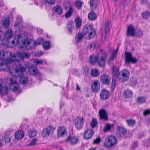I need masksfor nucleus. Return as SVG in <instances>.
Segmentation results:
<instances>
[{
	"instance_id": "nucleus-1",
	"label": "nucleus",
	"mask_w": 150,
	"mask_h": 150,
	"mask_svg": "<svg viewBox=\"0 0 150 150\" xmlns=\"http://www.w3.org/2000/svg\"><path fill=\"white\" fill-rule=\"evenodd\" d=\"M29 53L18 51V54L10 53L9 55L10 62L11 63H14L16 66L15 68L16 75L17 77L20 76L23 74V72L26 69L25 67L21 65L20 63L21 60L24 58H28L30 57Z\"/></svg>"
},
{
	"instance_id": "nucleus-2",
	"label": "nucleus",
	"mask_w": 150,
	"mask_h": 150,
	"mask_svg": "<svg viewBox=\"0 0 150 150\" xmlns=\"http://www.w3.org/2000/svg\"><path fill=\"white\" fill-rule=\"evenodd\" d=\"M107 57V55L105 52H103L100 59L98 58V56H91L89 59V62L92 64H94L97 62L98 65L100 67L105 66V62Z\"/></svg>"
},
{
	"instance_id": "nucleus-3",
	"label": "nucleus",
	"mask_w": 150,
	"mask_h": 150,
	"mask_svg": "<svg viewBox=\"0 0 150 150\" xmlns=\"http://www.w3.org/2000/svg\"><path fill=\"white\" fill-rule=\"evenodd\" d=\"M17 43L20 45H22L26 47L28 45L29 46V48H33L35 47V42L34 41L31 39H28V36L24 39H23L20 35H18L17 38Z\"/></svg>"
},
{
	"instance_id": "nucleus-4",
	"label": "nucleus",
	"mask_w": 150,
	"mask_h": 150,
	"mask_svg": "<svg viewBox=\"0 0 150 150\" xmlns=\"http://www.w3.org/2000/svg\"><path fill=\"white\" fill-rule=\"evenodd\" d=\"M13 33L11 29L8 30L4 34V38L7 40L6 44L8 47H11L14 45L15 38H12Z\"/></svg>"
},
{
	"instance_id": "nucleus-5",
	"label": "nucleus",
	"mask_w": 150,
	"mask_h": 150,
	"mask_svg": "<svg viewBox=\"0 0 150 150\" xmlns=\"http://www.w3.org/2000/svg\"><path fill=\"white\" fill-rule=\"evenodd\" d=\"M82 32L84 35L88 36L89 39L93 38L95 35V32L94 28L92 25L90 24L85 25Z\"/></svg>"
},
{
	"instance_id": "nucleus-6",
	"label": "nucleus",
	"mask_w": 150,
	"mask_h": 150,
	"mask_svg": "<svg viewBox=\"0 0 150 150\" xmlns=\"http://www.w3.org/2000/svg\"><path fill=\"white\" fill-rule=\"evenodd\" d=\"M117 141V139L115 137L112 136H109L105 139L104 145L106 148H111L116 144Z\"/></svg>"
},
{
	"instance_id": "nucleus-7",
	"label": "nucleus",
	"mask_w": 150,
	"mask_h": 150,
	"mask_svg": "<svg viewBox=\"0 0 150 150\" xmlns=\"http://www.w3.org/2000/svg\"><path fill=\"white\" fill-rule=\"evenodd\" d=\"M28 71L30 75L34 76H36L40 81L42 80L43 75L39 71L36 67H29L28 69Z\"/></svg>"
},
{
	"instance_id": "nucleus-8",
	"label": "nucleus",
	"mask_w": 150,
	"mask_h": 150,
	"mask_svg": "<svg viewBox=\"0 0 150 150\" xmlns=\"http://www.w3.org/2000/svg\"><path fill=\"white\" fill-rule=\"evenodd\" d=\"M130 73L129 71L124 69L120 71L118 79L120 82H124L128 81Z\"/></svg>"
},
{
	"instance_id": "nucleus-9",
	"label": "nucleus",
	"mask_w": 150,
	"mask_h": 150,
	"mask_svg": "<svg viewBox=\"0 0 150 150\" xmlns=\"http://www.w3.org/2000/svg\"><path fill=\"white\" fill-rule=\"evenodd\" d=\"M125 62L126 64H129L130 63L135 64L138 62V59L133 57L132 54L130 52L126 51L125 52Z\"/></svg>"
},
{
	"instance_id": "nucleus-10",
	"label": "nucleus",
	"mask_w": 150,
	"mask_h": 150,
	"mask_svg": "<svg viewBox=\"0 0 150 150\" xmlns=\"http://www.w3.org/2000/svg\"><path fill=\"white\" fill-rule=\"evenodd\" d=\"M110 22L108 21L105 23L104 28L102 33V38L104 40H106L108 37L109 34Z\"/></svg>"
},
{
	"instance_id": "nucleus-11",
	"label": "nucleus",
	"mask_w": 150,
	"mask_h": 150,
	"mask_svg": "<svg viewBox=\"0 0 150 150\" xmlns=\"http://www.w3.org/2000/svg\"><path fill=\"white\" fill-rule=\"evenodd\" d=\"M127 132V130L123 127L118 126L116 130L115 134L118 137H123Z\"/></svg>"
},
{
	"instance_id": "nucleus-12",
	"label": "nucleus",
	"mask_w": 150,
	"mask_h": 150,
	"mask_svg": "<svg viewBox=\"0 0 150 150\" xmlns=\"http://www.w3.org/2000/svg\"><path fill=\"white\" fill-rule=\"evenodd\" d=\"M91 88L92 91L95 93L99 92L100 88V83L97 80H94L91 84Z\"/></svg>"
},
{
	"instance_id": "nucleus-13",
	"label": "nucleus",
	"mask_w": 150,
	"mask_h": 150,
	"mask_svg": "<svg viewBox=\"0 0 150 150\" xmlns=\"http://www.w3.org/2000/svg\"><path fill=\"white\" fill-rule=\"evenodd\" d=\"M84 123V120L83 118L81 117L77 118L75 121V127L78 130L81 129L82 128Z\"/></svg>"
},
{
	"instance_id": "nucleus-14",
	"label": "nucleus",
	"mask_w": 150,
	"mask_h": 150,
	"mask_svg": "<svg viewBox=\"0 0 150 150\" xmlns=\"http://www.w3.org/2000/svg\"><path fill=\"white\" fill-rule=\"evenodd\" d=\"M3 81L1 79H0V95L4 96L6 95L8 93V89L7 86H2Z\"/></svg>"
},
{
	"instance_id": "nucleus-15",
	"label": "nucleus",
	"mask_w": 150,
	"mask_h": 150,
	"mask_svg": "<svg viewBox=\"0 0 150 150\" xmlns=\"http://www.w3.org/2000/svg\"><path fill=\"white\" fill-rule=\"evenodd\" d=\"M98 114L100 119L105 121H107L108 120L107 113L106 110L103 109H100L98 111Z\"/></svg>"
},
{
	"instance_id": "nucleus-16",
	"label": "nucleus",
	"mask_w": 150,
	"mask_h": 150,
	"mask_svg": "<svg viewBox=\"0 0 150 150\" xmlns=\"http://www.w3.org/2000/svg\"><path fill=\"white\" fill-rule=\"evenodd\" d=\"M110 93L109 91L103 89L100 92V98L104 100H106L110 96Z\"/></svg>"
},
{
	"instance_id": "nucleus-17",
	"label": "nucleus",
	"mask_w": 150,
	"mask_h": 150,
	"mask_svg": "<svg viewBox=\"0 0 150 150\" xmlns=\"http://www.w3.org/2000/svg\"><path fill=\"white\" fill-rule=\"evenodd\" d=\"M100 81L103 84L108 85L110 82V78L108 75L104 74L100 78Z\"/></svg>"
},
{
	"instance_id": "nucleus-18",
	"label": "nucleus",
	"mask_w": 150,
	"mask_h": 150,
	"mask_svg": "<svg viewBox=\"0 0 150 150\" xmlns=\"http://www.w3.org/2000/svg\"><path fill=\"white\" fill-rule=\"evenodd\" d=\"M10 83L9 84L11 88L12 89L13 91H16L18 88V86L16 81L13 78L10 79Z\"/></svg>"
},
{
	"instance_id": "nucleus-19",
	"label": "nucleus",
	"mask_w": 150,
	"mask_h": 150,
	"mask_svg": "<svg viewBox=\"0 0 150 150\" xmlns=\"http://www.w3.org/2000/svg\"><path fill=\"white\" fill-rule=\"evenodd\" d=\"M54 130V128L51 126H49L47 128H45L42 130V135L44 137H46L49 136L50 132L52 130Z\"/></svg>"
},
{
	"instance_id": "nucleus-20",
	"label": "nucleus",
	"mask_w": 150,
	"mask_h": 150,
	"mask_svg": "<svg viewBox=\"0 0 150 150\" xmlns=\"http://www.w3.org/2000/svg\"><path fill=\"white\" fill-rule=\"evenodd\" d=\"M135 30L133 26L132 25H129L127 28V33L128 36L131 37L134 35Z\"/></svg>"
},
{
	"instance_id": "nucleus-21",
	"label": "nucleus",
	"mask_w": 150,
	"mask_h": 150,
	"mask_svg": "<svg viewBox=\"0 0 150 150\" xmlns=\"http://www.w3.org/2000/svg\"><path fill=\"white\" fill-rule=\"evenodd\" d=\"M93 134V131L92 129H87L84 132V137L86 139H88L91 138Z\"/></svg>"
},
{
	"instance_id": "nucleus-22",
	"label": "nucleus",
	"mask_w": 150,
	"mask_h": 150,
	"mask_svg": "<svg viewBox=\"0 0 150 150\" xmlns=\"http://www.w3.org/2000/svg\"><path fill=\"white\" fill-rule=\"evenodd\" d=\"M79 139L75 137H71L69 136L66 139L67 142H69V143L72 145L76 144L78 142Z\"/></svg>"
},
{
	"instance_id": "nucleus-23",
	"label": "nucleus",
	"mask_w": 150,
	"mask_h": 150,
	"mask_svg": "<svg viewBox=\"0 0 150 150\" xmlns=\"http://www.w3.org/2000/svg\"><path fill=\"white\" fill-rule=\"evenodd\" d=\"M66 132L65 128L64 127H59L57 132V136L59 137H63Z\"/></svg>"
},
{
	"instance_id": "nucleus-24",
	"label": "nucleus",
	"mask_w": 150,
	"mask_h": 150,
	"mask_svg": "<svg viewBox=\"0 0 150 150\" xmlns=\"http://www.w3.org/2000/svg\"><path fill=\"white\" fill-rule=\"evenodd\" d=\"M111 71L113 76L118 78V76L120 74L119 68L117 66L113 65L112 66Z\"/></svg>"
},
{
	"instance_id": "nucleus-25",
	"label": "nucleus",
	"mask_w": 150,
	"mask_h": 150,
	"mask_svg": "<svg viewBox=\"0 0 150 150\" xmlns=\"http://www.w3.org/2000/svg\"><path fill=\"white\" fill-rule=\"evenodd\" d=\"M10 63H11L10 62L9 59L8 60V59H7L6 60H4L2 61L1 63H0V71L6 70L7 65Z\"/></svg>"
},
{
	"instance_id": "nucleus-26",
	"label": "nucleus",
	"mask_w": 150,
	"mask_h": 150,
	"mask_svg": "<svg viewBox=\"0 0 150 150\" xmlns=\"http://www.w3.org/2000/svg\"><path fill=\"white\" fill-rule=\"evenodd\" d=\"M8 55V53L7 51H0V59L3 61L4 60H6L7 59L8 60L9 59V58H6Z\"/></svg>"
},
{
	"instance_id": "nucleus-27",
	"label": "nucleus",
	"mask_w": 150,
	"mask_h": 150,
	"mask_svg": "<svg viewBox=\"0 0 150 150\" xmlns=\"http://www.w3.org/2000/svg\"><path fill=\"white\" fill-rule=\"evenodd\" d=\"M133 94V93L132 91L129 89L124 91L123 93V96L126 98H131Z\"/></svg>"
},
{
	"instance_id": "nucleus-28",
	"label": "nucleus",
	"mask_w": 150,
	"mask_h": 150,
	"mask_svg": "<svg viewBox=\"0 0 150 150\" xmlns=\"http://www.w3.org/2000/svg\"><path fill=\"white\" fill-rule=\"evenodd\" d=\"M24 133L21 130H18L16 132L15 134V137L16 139L17 140L21 139L24 136Z\"/></svg>"
},
{
	"instance_id": "nucleus-29",
	"label": "nucleus",
	"mask_w": 150,
	"mask_h": 150,
	"mask_svg": "<svg viewBox=\"0 0 150 150\" xmlns=\"http://www.w3.org/2000/svg\"><path fill=\"white\" fill-rule=\"evenodd\" d=\"M85 35H84L82 31L81 33H79L75 35V39L77 42H80L84 38Z\"/></svg>"
},
{
	"instance_id": "nucleus-30",
	"label": "nucleus",
	"mask_w": 150,
	"mask_h": 150,
	"mask_svg": "<svg viewBox=\"0 0 150 150\" xmlns=\"http://www.w3.org/2000/svg\"><path fill=\"white\" fill-rule=\"evenodd\" d=\"M53 10L56 13L59 15H61L63 12L62 8L59 6H54L53 7Z\"/></svg>"
},
{
	"instance_id": "nucleus-31",
	"label": "nucleus",
	"mask_w": 150,
	"mask_h": 150,
	"mask_svg": "<svg viewBox=\"0 0 150 150\" xmlns=\"http://www.w3.org/2000/svg\"><path fill=\"white\" fill-rule=\"evenodd\" d=\"M93 11L91 10V11L89 13L88 15V19L91 21H95L97 18V15L96 13Z\"/></svg>"
},
{
	"instance_id": "nucleus-32",
	"label": "nucleus",
	"mask_w": 150,
	"mask_h": 150,
	"mask_svg": "<svg viewBox=\"0 0 150 150\" xmlns=\"http://www.w3.org/2000/svg\"><path fill=\"white\" fill-rule=\"evenodd\" d=\"M74 23L72 21H69L67 23V27L68 30L71 34L74 29Z\"/></svg>"
},
{
	"instance_id": "nucleus-33",
	"label": "nucleus",
	"mask_w": 150,
	"mask_h": 150,
	"mask_svg": "<svg viewBox=\"0 0 150 150\" xmlns=\"http://www.w3.org/2000/svg\"><path fill=\"white\" fill-rule=\"evenodd\" d=\"M91 10L96 9L97 6V4L95 0H90L88 2Z\"/></svg>"
},
{
	"instance_id": "nucleus-34",
	"label": "nucleus",
	"mask_w": 150,
	"mask_h": 150,
	"mask_svg": "<svg viewBox=\"0 0 150 150\" xmlns=\"http://www.w3.org/2000/svg\"><path fill=\"white\" fill-rule=\"evenodd\" d=\"M15 76L16 78H18V77H21L20 79V81L21 83L23 84V85H25L27 84V82L28 81V78L27 77L23 76V75L17 77L16 75V73L15 72Z\"/></svg>"
},
{
	"instance_id": "nucleus-35",
	"label": "nucleus",
	"mask_w": 150,
	"mask_h": 150,
	"mask_svg": "<svg viewBox=\"0 0 150 150\" xmlns=\"http://www.w3.org/2000/svg\"><path fill=\"white\" fill-rule=\"evenodd\" d=\"M113 126V125L110 124L109 123H107L104 127L103 129V132H106L109 131L111 128Z\"/></svg>"
},
{
	"instance_id": "nucleus-36",
	"label": "nucleus",
	"mask_w": 150,
	"mask_h": 150,
	"mask_svg": "<svg viewBox=\"0 0 150 150\" xmlns=\"http://www.w3.org/2000/svg\"><path fill=\"white\" fill-rule=\"evenodd\" d=\"M146 98L144 97L140 96L138 97L136 100V102L138 104H142L145 103Z\"/></svg>"
},
{
	"instance_id": "nucleus-37",
	"label": "nucleus",
	"mask_w": 150,
	"mask_h": 150,
	"mask_svg": "<svg viewBox=\"0 0 150 150\" xmlns=\"http://www.w3.org/2000/svg\"><path fill=\"white\" fill-rule=\"evenodd\" d=\"M74 11V9L71 7H70L68 11L65 14V17L66 18L70 17L72 15Z\"/></svg>"
},
{
	"instance_id": "nucleus-38",
	"label": "nucleus",
	"mask_w": 150,
	"mask_h": 150,
	"mask_svg": "<svg viewBox=\"0 0 150 150\" xmlns=\"http://www.w3.org/2000/svg\"><path fill=\"white\" fill-rule=\"evenodd\" d=\"M76 25V28H79L81 25V19L79 17L77 18L74 20Z\"/></svg>"
},
{
	"instance_id": "nucleus-39",
	"label": "nucleus",
	"mask_w": 150,
	"mask_h": 150,
	"mask_svg": "<svg viewBox=\"0 0 150 150\" xmlns=\"http://www.w3.org/2000/svg\"><path fill=\"white\" fill-rule=\"evenodd\" d=\"M126 122L128 126L129 127L133 126L136 123L135 120L131 119L127 120Z\"/></svg>"
},
{
	"instance_id": "nucleus-40",
	"label": "nucleus",
	"mask_w": 150,
	"mask_h": 150,
	"mask_svg": "<svg viewBox=\"0 0 150 150\" xmlns=\"http://www.w3.org/2000/svg\"><path fill=\"white\" fill-rule=\"evenodd\" d=\"M11 140V138L8 134H5L2 139L3 141L5 142L6 143L10 142Z\"/></svg>"
},
{
	"instance_id": "nucleus-41",
	"label": "nucleus",
	"mask_w": 150,
	"mask_h": 150,
	"mask_svg": "<svg viewBox=\"0 0 150 150\" xmlns=\"http://www.w3.org/2000/svg\"><path fill=\"white\" fill-rule=\"evenodd\" d=\"M37 134V132L35 130H31L28 132L29 136L30 138H32L35 136Z\"/></svg>"
},
{
	"instance_id": "nucleus-42",
	"label": "nucleus",
	"mask_w": 150,
	"mask_h": 150,
	"mask_svg": "<svg viewBox=\"0 0 150 150\" xmlns=\"http://www.w3.org/2000/svg\"><path fill=\"white\" fill-rule=\"evenodd\" d=\"M9 21L10 19L8 18H6L4 20L3 23L4 27L5 28H8L9 25Z\"/></svg>"
},
{
	"instance_id": "nucleus-43",
	"label": "nucleus",
	"mask_w": 150,
	"mask_h": 150,
	"mask_svg": "<svg viewBox=\"0 0 150 150\" xmlns=\"http://www.w3.org/2000/svg\"><path fill=\"white\" fill-rule=\"evenodd\" d=\"M17 17L18 22L14 24V27L16 28H17L19 26V24L23 22L22 18L21 16H17Z\"/></svg>"
},
{
	"instance_id": "nucleus-44",
	"label": "nucleus",
	"mask_w": 150,
	"mask_h": 150,
	"mask_svg": "<svg viewBox=\"0 0 150 150\" xmlns=\"http://www.w3.org/2000/svg\"><path fill=\"white\" fill-rule=\"evenodd\" d=\"M130 83L131 85L132 86H134L137 83V79L133 77H131L130 79Z\"/></svg>"
},
{
	"instance_id": "nucleus-45",
	"label": "nucleus",
	"mask_w": 150,
	"mask_h": 150,
	"mask_svg": "<svg viewBox=\"0 0 150 150\" xmlns=\"http://www.w3.org/2000/svg\"><path fill=\"white\" fill-rule=\"evenodd\" d=\"M150 16V13L147 11H145L143 12L142 13V17L144 19H147Z\"/></svg>"
},
{
	"instance_id": "nucleus-46",
	"label": "nucleus",
	"mask_w": 150,
	"mask_h": 150,
	"mask_svg": "<svg viewBox=\"0 0 150 150\" xmlns=\"http://www.w3.org/2000/svg\"><path fill=\"white\" fill-rule=\"evenodd\" d=\"M43 47L45 50H48L50 48V43L48 41H45L42 44Z\"/></svg>"
},
{
	"instance_id": "nucleus-47",
	"label": "nucleus",
	"mask_w": 150,
	"mask_h": 150,
	"mask_svg": "<svg viewBox=\"0 0 150 150\" xmlns=\"http://www.w3.org/2000/svg\"><path fill=\"white\" fill-rule=\"evenodd\" d=\"M98 123V121L96 119L93 118L91 124V126L92 128L95 127L97 125Z\"/></svg>"
},
{
	"instance_id": "nucleus-48",
	"label": "nucleus",
	"mask_w": 150,
	"mask_h": 150,
	"mask_svg": "<svg viewBox=\"0 0 150 150\" xmlns=\"http://www.w3.org/2000/svg\"><path fill=\"white\" fill-rule=\"evenodd\" d=\"M116 52L115 51L112 53L111 55L108 60L109 62H110L111 61L113 60L114 59L116 58Z\"/></svg>"
},
{
	"instance_id": "nucleus-49",
	"label": "nucleus",
	"mask_w": 150,
	"mask_h": 150,
	"mask_svg": "<svg viewBox=\"0 0 150 150\" xmlns=\"http://www.w3.org/2000/svg\"><path fill=\"white\" fill-rule=\"evenodd\" d=\"M98 71L97 69L92 70L91 72V75L93 77H96L98 75Z\"/></svg>"
},
{
	"instance_id": "nucleus-50",
	"label": "nucleus",
	"mask_w": 150,
	"mask_h": 150,
	"mask_svg": "<svg viewBox=\"0 0 150 150\" xmlns=\"http://www.w3.org/2000/svg\"><path fill=\"white\" fill-rule=\"evenodd\" d=\"M82 71L85 75H86L89 72V70L88 68L86 67H82Z\"/></svg>"
},
{
	"instance_id": "nucleus-51",
	"label": "nucleus",
	"mask_w": 150,
	"mask_h": 150,
	"mask_svg": "<svg viewBox=\"0 0 150 150\" xmlns=\"http://www.w3.org/2000/svg\"><path fill=\"white\" fill-rule=\"evenodd\" d=\"M33 62L36 65L42 64L43 63V62L42 60H39L37 59H34Z\"/></svg>"
},
{
	"instance_id": "nucleus-52",
	"label": "nucleus",
	"mask_w": 150,
	"mask_h": 150,
	"mask_svg": "<svg viewBox=\"0 0 150 150\" xmlns=\"http://www.w3.org/2000/svg\"><path fill=\"white\" fill-rule=\"evenodd\" d=\"M43 41V39L42 38H39V39L37 40L36 41H34V42H35V47L37 45H40Z\"/></svg>"
},
{
	"instance_id": "nucleus-53",
	"label": "nucleus",
	"mask_w": 150,
	"mask_h": 150,
	"mask_svg": "<svg viewBox=\"0 0 150 150\" xmlns=\"http://www.w3.org/2000/svg\"><path fill=\"white\" fill-rule=\"evenodd\" d=\"M75 5L78 8H80L82 5V3L79 1H77L75 2Z\"/></svg>"
},
{
	"instance_id": "nucleus-54",
	"label": "nucleus",
	"mask_w": 150,
	"mask_h": 150,
	"mask_svg": "<svg viewBox=\"0 0 150 150\" xmlns=\"http://www.w3.org/2000/svg\"><path fill=\"white\" fill-rule=\"evenodd\" d=\"M116 79H114L113 78L112 79V89H114L116 87Z\"/></svg>"
},
{
	"instance_id": "nucleus-55",
	"label": "nucleus",
	"mask_w": 150,
	"mask_h": 150,
	"mask_svg": "<svg viewBox=\"0 0 150 150\" xmlns=\"http://www.w3.org/2000/svg\"><path fill=\"white\" fill-rule=\"evenodd\" d=\"M150 114V110L149 109L145 110L144 112L143 115L146 116Z\"/></svg>"
},
{
	"instance_id": "nucleus-56",
	"label": "nucleus",
	"mask_w": 150,
	"mask_h": 150,
	"mask_svg": "<svg viewBox=\"0 0 150 150\" xmlns=\"http://www.w3.org/2000/svg\"><path fill=\"white\" fill-rule=\"evenodd\" d=\"M46 3L49 4L53 5L55 3V0H46Z\"/></svg>"
},
{
	"instance_id": "nucleus-57",
	"label": "nucleus",
	"mask_w": 150,
	"mask_h": 150,
	"mask_svg": "<svg viewBox=\"0 0 150 150\" xmlns=\"http://www.w3.org/2000/svg\"><path fill=\"white\" fill-rule=\"evenodd\" d=\"M100 142V137H98L93 142L94 144H98Z\"/></svg>"
},
{
	"instance_id": "nucleus-58",
	"label": "nucleus",
	"mask_w": 150,
	"mask_h": 150,
	"mask_svg": "<svg viewBox=\"0 0 150 150\" xmlns=\"http://www.w3.org/2000/svg\"><path fill=\"white\" fill-rule=\"evenodd\" d=\"M143 35V31L140 30H139L137 33V35L139 37H142Z\"/></svg>"
},
{
	"instance_id": "nucleus-59",
	"label": "nucleus",
	"mask_w": 150,
	"mask_h": 150,
	"mask_svg": "<svg viewBox=\"0 0 150 150\" xmlns=\"http://www.w3.org/2000/svg\"><path fill=\"white\" fill-rule=\"evenodd\" d=\"M37 141V139L36 138H34L31 141V142L30 144V145H34L35 144H36V142Z\"/></svg>"
},
{
	"instance_id": "nucleus-60",
	"label": "nucleus",
	"mask_w": 150,
	"mask_h": 150,
	"mask_svg": "<svg viewBox=\"0 0 150 150\" xmlns=\"http://www.w3.org/2000/svg\"><path fill=\"white\" fill-rule=\"evenodd\" d=\"M96 47V45H95V43L93 42L92 43L90 44L88 46V47L91 48L93 47L94 48Z\"/></svg>"
},
{
	"instance_id": "nucleus-61",
	"label": "nucleus",
	"mask_w": 150,
	"mask_h": 150,
	"mask_svg": "<svg viewBox=\"0 0 150 150\" xmlns=\"http://www.w3.org/2000/svg\"><path fill=\"white\" fill-rule=\"evenodd\" d=\"M138 143L137 142H134L132 145V149H134L137 146Z\"/></svg>"
},
{
	"instance_id": "nucleus-62",
	"label": "nucleus",
	"mask_w": 150,
	"mask_h": 150,
	"mask_svg": "<svg viewBox=\"0 0 150 150\" xmlns=\"http://www.w3.org/2000/svg\"><path fill=\"white\" fill-rule=\"evenodd\" d=\"M43 54V52L42 51H40L38 52L36 54V56L40 57V56H41Z\"/></svg>"
},
{
	"instance_id": "nucleus-63",
	"label": "nucleus",
	"mask_w": 150,
	"mask_h": 150,
	"mask_svg": "<svg viewBox=\"0 0 150 150\" xmlns=\"http://www.w3.org/2000/svg\"><path fill=\"white\" fill-rule=\"evenodd\" d=\"M132 0H125L123 2L124 5H127Z\"/></svg>"
},
{
	"instance_id": "nucleus-64",
	"label": "nucleus",
	"mask_w": 150,
	"mask_h": 150,
	"mask_svg": "<svg viewBox=\"0 0 150 150\" xmlns=\"http://www.w3.org/2000/svg\"><path fill=\"white\" fill-rule=\"evenodd\" d=\"M141 2L143 4H145L147 3V0H141Z\"/></svg>"
}]
</instances>
